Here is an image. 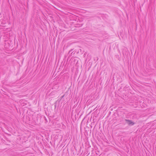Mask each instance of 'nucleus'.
I'll list each match as a JSON object with an SVG mask.
<instances>
[{
	"label": "nucleus",
	"mask_w": 156,
	"mask_h": 156,
	"mask_svg": "<svg viewBox=\"0 0 156 156\" xmlns=\"http://www.w3.org/2000/svg\"><path fill=\"white\" fill-rule=\"evenodd\" d=\"M125 121L129 125H133L135 123L132 122V120L128 119H125Z\"/></svg>",
	"instance_id": "f257e3e1"
},
{
	"label": "nucleus",
	"mask_w": 156,
	"mask_h": 156,
	"mask_svg": "<svg viewBox=\"0 0 156 156\" xmlns=\"http://www.w3.org/2000/svg\"><path fill=\"white\" fill-rule=\"evenodd\" d=\"M73 49H71L69 52L68 54H69V56H72L73 55L75 54V52H74V51H73Z\"/></svg>",
	"instance_id": "f03ea898"
}]
</instances>
